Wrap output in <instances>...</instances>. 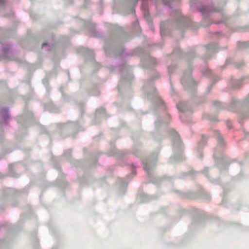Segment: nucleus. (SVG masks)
Wrapping results in <instances>:
<instances>
[{"instance_id":"nucleus-2","label":"nucleus","mask_w":249,"mask_h":249,"mask_svg":"<svg viewBox=\"0 0 249 249\" xmlns=\"http://www.w3.org/2000/svg\"><path fill=\"white\" fill-rule=\"evenodd\" d=\"M144 170L147 171V168L146 167H144Z\"/></svg>"},{"instance_id":"nucleus-3","label":"nucleus","mask_w":249,"mask_h":249,"mask_svg":"<svg viewBox=\"0 0 249 249\" xmlns=\"http://www.w3.org/2000/svg\"><path fill=\"white\" fill-rule=\"evenodd\" d=\"M46 45V44H45V43H43V46H44V45Z\"/></svg>"},{"instance_id":"nucleus-1","label":"nucleus","mask_w":249,"mask_h":249,"mask_svg":"<svg viewBox=\"0 0 249 249\" xmlns=\"http://www.w3.org/2000/svg\"><path fill=\"white\" fill-rule=\"evenodd\" d=\"M181 106H182L181 104H179L177 105V107L179 110H180L181 111H184V110L181 108Z\"/></svg>"}]
</instances>
